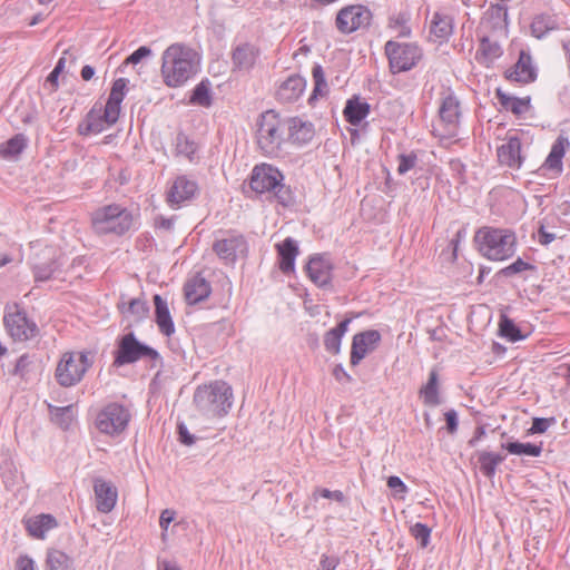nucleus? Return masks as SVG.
Returning <instances> with one entry per match:
<instances>
[{"label": "nucleus", "instance_id": "f257e3e1", "mask_svg": "<svg viewBox=\"0 0 570 570\" xmlns=\"http://www.w3.org/2000/svg\"><path fill=\"white\" fill-rule=\"evenodd\" d=\"M199 66L198 55L183 43L170 45L161 56L164 82L171 88L180 87L193 78Z\"/></svg>", "mask_w": 570, "mask_h": 570}, {"label": "nucleus", "instance_id": "f03ea898", "mask_svg": "<svg viewBox=\"0 0 570 570\" xmlns=\"http://www.w3.org/2000/svg\"><path fill=\"white\" fill-rule=\"evenodd\" d=\"M287 119H283L274 110L261 114L256 121V144L259 151L271 158H277L285 154L288 144Z\"/></svg>", "mask_w": 570, "mask_h": 570}, {"label": "nucleus", "instance_id": "7ed1b4c3", "mask_svg": "<svg viewBox=\"0 0 570 570\" xmlns=\"http://www.w3.org/2000/svg\"><path fill=\"white\" fill-rule=\"evenodd\" d=\"M479 252L489 261H505L517 250V235L510 228L483 226L474 235Z\"/></svg>", "mask_w": 570, "mask_h": 570}, {"label": "nucleus", "instance_id": "20e7f679", "mask_svg": "<svg viewBox=\"0 0 570 570\" xmlns=\"http://www.w3.org/2000/svg\"><path fill=\"white\" fill-rule=\"evenodd\" d=\"M194 404L197 410L208 417L225 416L233 405L232 386L222 380L200 385L195 390Z\"/></svg>", "mask_w": 570, "mask_h": 570}, {"label": "nucleus", "instance_id": "39448f33", "mask_svg": "<svg viewBox=\"0 0 570 570\" xmlns=\"http://www.w3.org/2000/svg\"><path fill=\"white\" fill-rule=\"evenodd\" d=\"M284 176L276 167L267 164L255 166L249 180L252 190L258 194L268 193L282 206L289 207L295 196L289 186L283 183Z\"/></svg>", "mask_w": 570, "mask_h": 570}, {"label": "nucleus", "instance_id": "423d86ee", "mask_svg": "<svg viewBox=\"0 0 570 570\" xmlns=\"http://www.w3.org/2000/svg\"><path fill=\"white\" fill-rule=\"evenodd\" d=\"M134 224L132 213L119 204L102 206L91 214V226L98 235L122 236L134 227Z\"/></svg>", "mask_w": 570, "mask_h": 570}, {"label": "nucleus", "instance_id": "0eeeda50", "mask_svg": "<svg viewBox=\"0 0 570 570\" xmlns=\"http://www.w3.org/2000/svg\"><path fill=\"white\" fill-rule=\"evenodd\" d=\"M91 365L89 353L66 352L57 364L55 377L63 387L75 386L82 380Z\"/></svg>", "mask_w": 570, "mask_h": 570}, {"label": "nucleus", "instance_id": "6e6552de", "mask_svg": "<svg viewBox=\"0 0 570 570\" xmlns=\"http://www.w3.org/2000/svg\"><path fill=\"white\" fill-rule=\"evenodd\" d=\"M384 53L393 75L413 69L423 58L422 48L415 42L386 41Z\"/></svg>", "mask_w": 570, "mask_h": 570}, {"label": "nucleus", "instance_id": "1a4fd4ad", "mask_svg": "<svg viewBox=\"0 0 570 570\" xmlns=\"http://www.w3.org/2000/svg\"><path fill=\"white\" fill-rule=\"evenodd\" d=\"M131 420V413L127 406L118 402L104 405L96 414V429L108 436L116 438L122 434Z\"/></svg>", "mask_w": 570, "mask_h": 570}, {"label": "nucleus", "instance_id": "9d476101", "mask_svg": "<svg viewBox=\"0 0 570 570\" xmlns=\"http://www.w3.org/2000/svg\"><path fill=\"white\" fill-rule=\"evenodd\" d=\"M142 358L160 361V355L151 346L141 343L132 332L125 334L118 340L114 366L119 367L132 364Z\"/></svg>", "mask_w": 570, "mask_h": 570}, {"label": "nucleus", "instance_id": "9b49d317", "mask_svg": "<svg viewBox=\"0 0 570 570\" xmlns=\"http://www.w3.org/2000/svg\"><path fill=\"white\" fill-rule=\"evenodd\" d=\"M461 119V102L455 94L446 88L441 92L439 107V127H434L435 135L442 138H453L458 135Z\"/></svg>", "mask_w": 570, "mask_h": 570}, {"label": "nucleus", "instance_id": "f8f14e48", "mask_svg": "<svg viewBox=\"0 0 570 570\" xmlns=\"http://www.w3.org/2000/svg\"><path fill=\"white\" fill-rule=\"evenodd\" d=\"M373 13L363 4H350L340 9L335 17V27L342 35H351L371 26Z\"/></svg>", "mask_w": 570, "mask_h": 570}, {"label": "nucleus", "instance_id": "ddd939ff", "mask_svg": "<svg viewBox=\"0 0 570 570\" xmlns=\"http://www.w3.org/2000/svg\"><path fill=\"white\" fill-rule=\"evenodd\" d=\"M8 334L19 342H26L35 338L39 334L37 324L29 320L26 312L14 306L13 312H7L3 317Z\"/></svg>", "mask_w": 570, "mask_h": 570}, {"label": "nucleus", "instance_id": "4468645a", "mask_svg": "<svg viewBox=\"0 0 570 570\" xmlns=\"http://www.w3.org/2000/svg\"><path fill=\"white\" fill-rule=\"evenodd\" d=\"M497 157L500 165L511 169H520L525 159L522 154L520 137L517 134H512L510 130L507 134L505 142L498 147Z\"/></svg>", "mask_w": 570, "mask_h": 570}, {"label": "nucleus", "instance_id": "2eb2a0df", "mask_svg": "<svg viewBox=\"0 0 570 570\" xmlns=\"http://www.w3.org/2000/svg\"><path fill=\"white\" fill-rule=\"evenodd\" d=\"M213 250L225 264H234L238 254L247 250V242L240 234L228 233L226 237L214 242Z\"/></svg>", "mask_w": 570, "mask_h": 570}, {"label": "nucleus", "instance_id": "dca6fc26", "mask_svg": "<svg viewBox=\"0 0 570 570\" xmlns=\"http://www.w3.org/2000/svg\"><path fill=\"white\" fill-rule=\"evenodd\" d=\"M381 342V334L376 330H367L353 336L350 362L355 366Z\"/></svg>", "mask_w": 570, "mask_h": 570}, {"label": "nucleus", "instance_id": "f3484780", "mask_svg": "<svg viewBox=\"0 0 570 570\" xmlns=\"http://www.w3.org/2000/svg\"><path fill=\"white\" fill-rule=\"evenodd\" d=\"M198 191V185L195 180L186 176H178L167 193V202L174 207L179 206L193 199Z\"/></svg>", "mask_w": 570, "mask_h": 570}, {"label": "nucleus", "instance_id": "a211bd4d", "mask_svg": "<svg viewBox=\"0 0 570 570\" xmlns=\"http://www.w3.org/2000/svg\"><path fill=\"white\" fill-rule=\"evenodd\" d=\"M505 78L521 83H530L537 79V69L533 66L530 52L520 51L518 61L505 71Z\"/></svg>", "mask_w": 570, "mask_h": 570}, {"label": "nucleus", "instance_id": "6ab92c4d", "mask_svg": "<svg viewBox=\"0 0 570 570\" xmlns=\"http://www.w3.org/2000/svg\"><path fill=\"white\" fill-rule=\"evenodd\" d=\"M333 266L325 255H315L309 258L306 272L309 279L318 287L331 284Z\"/></svg>", "mask_w": 570, "mask_h": 570}, {"label": "nucleus", "instance_id": "aec40b11", "mask_svg": "<svg viewBox=\"0 0 570 570\" xmlns=\"http://www.w3.org/2000/svg\"><path fill=\"white\" fill-rule=\"evenodd\" d=\"M210 294V283L202 275V273H196L190 276L184 284L185 299L189 305H195L207 299Z\"/></svg>", "mask_w": 570, "mask_h": 570}, {"label": "nucleus", "instance_id": "412c9836", "mask_svg": "<svg viewBox=\"0 0 570 570\" xmlns=\"http://www.w3.org/2000/svg\"><path fill=\"white\" fill-rule=\"evenodd\" d=\"M261 50L253 43L244 42L236 46L232 51V62L235 70L249 71L256 65Z\"/></svg>", "mask_w": 570, "mask_h": 570}, {"label": "nucleus", "instance_id": "4be33fe9", "mask_svg": "<svg viewBox=\"0 0 570 570\" xmlns=\"http://www.w3.org/2000/svg\"><path fill=\"white\" fill-rule=\"evenodd\" d=\"M94 491L97 510L101 513H109L117 502L118 492L116 487L102 479H96Z\"/></svg>", "mask_w": 570, "mask_h": 570}, {"label": "nucleus", "instance_id": "5701e85b", "mask_svg": "<svg viewBox=\"0 0 570 570\" xmlns=\"http://www.w3.org/2000/svg\"><path fill=\"white\" fill-rule=\"evenodd\" d=\"M454 31V19L451 14L436 11L433 13L430 23V33L440 43L446 42Z\"/></svg>", "mask_w": 570, "mask_h": 570}, {"label": "nucleus", "instance_id": "b1692460", "mask_svg": "<svg viewBox=\"0 0 570 570\" xmlns=\"http://www.w3.org/2000/svg\"><path fill=\"white\" fill-rule=\"evenodd\" d=\"M287 124L288 142L302 146L313 139L314 129L311 122L303 121L299 118H288Z\"/></svg>", "mask_w": 570, "mask_h": 570}, {"label": "nucleus", "instance_id": "393cba45", "mask_svg": "<svg viewBox=\"0 0 570 570\" xmlns=\"http://www.w3.org/2000/svg\"><path fill=\"white\" fill-rule=\"evenodd\" d=\"M278 254L279 269L288 274L295 268V259L298 255V246L292 237L285 238L282 243L276 244Z\"/></svg>", "mask_w": 570, "mask_h": 570}, {"label": "nucleus", "instance_id": "a878e982", "mask_svg": "<svg viewBox=\"0 0 570 570\" xmlns=\"http://www.w3.org/2000/svg\"><path fill=\"white\" fill-rule=\"evenodd\" d=\"M305 80L298 75L289 76L283 81L277 91L276 97L282 102H293L297 100L304 91Z\"/></svg>", "mask_w": 570, "mask_h": 570}, {"label": "nucleus", "instance_id": "bb28decb", "mask_svg": "<svg viewBox=\"0 0 570 570\" xmlns=\"http://www.w3.org/2000/svg\"><path fill=\"white\" fill-rule=\"evenodd\" d=\"M155 304V322L159 332L165 336H171L175 333V324L173 322L167 302L158 294L154 295Z\"/></svg>", "mask_w": 570, "mask_h": 570}, {"label": "nucleus", "instance_id": "cd10ccee", "mask_svg": "<svg viewBox=\"0 0 570 570\" xmlns=\"http://www.w3.org/2000/svg\"><path fill=\"white\" fill-rule=\"evenodd\" d=\"M107 121L104 120L102 106L95 104L83 122L79 124L78 132L82 136L99 134L107 128Z\"/></svg>", "mask_w": 570, "mask_h": 570}, {"label": "nucleus", "instance_id": "c85d7f7f", "mask_svg": "<svg viewBox=\"0 0 570 570\" xmlns=\"http://www.w3.org/2000/svg\"><path fill=\"white\" fill-rule=\"evenodd\" d=\"M56 527H58L56 518L46 513L29 518L26 521L28 533L36 539H45L46 534Z\"/></svg>", "mask_w": 570, "mask_h": 570}, {"label": "nucleus", "instance_id": "c756f323", "mask_svg": "<svg viewBox=\"0 0 570 570\" xmlns=\"http://www.w3.org/2000/svg\"><path fill=\"white\" fill-rule=\"evenodd\" d=\"M370 111L371 107L366 101L353 96L346 101L343 115L348 124L358 126L368 116Z\"/></svg>", "mask_w": 570, "mask_h": 570}, {"label": "nucleus", "instance_id": "7c9ffc66", "mask_svg": "<svg viewBox=\"0 0 570 570\" xmlns=\"http://www.w3.org/2000/svg\"><path fill=\"white\" fill-rule=\"evenodd\" d=\"M495 95L501 107L508 111H511L514 116H522L531 107V98L529 96L519 98L511 96L501 89H497Z\"/></svg>", "mask_w": 570, "mask_h": 570}, {"label": "nucleus", "instance_id": "2f4dec72", "mask_svg": "<svg viewBox=\"0 0 570 570\" xmlns=\"http://www.w3.org/2000/svg\"><path fill=\"white\" fill-rule=\"evenodd\" d=\"M570 142L568 137L560 135L554 140L551 146V150L544 161V166L549 169L557 170V173H561L563 169L562 158L564 157L567 148H569Z\"/></svg>", "mask_w": 570, "mask_h": 570}, {"label": "nucleus", "instance_id": "473e14b6", "mask_svg": "<svg viewBox=\"0 0 570 570\" xmlns=\"http://www.w3.org/2000/svg\"><path fill=\"white\" fill-rule=\"evenodd\" d=\"M502 52V48L498 41L491 40L489 37H483L480 40L475 59L480 63L489 66L495 59L500 58Z\"/></svg>", "mask_w": 570, "mask_h": 570}, {"label": "nucleus", "instance_id": "72a5a7b5", "mask_svg": "<svg viewBox=\"0 0 570 570\" xmlns=\"http://www.w3.org/2000/svg\"><path fill=\"white\" fill-rule=\"evenodd\" d=\"M530 29L533 37L542 39L550 31L559 29V24L554 16L539 14L533 18Z\"/></svg>", "mask_w": 570, "mask_h": 570}, {"label": "nucleus", "instance_id": "f704fd0d", "mask_svg": "<svg viewBox=\"0 0 570 570\" xmlns=\"http://www.w3.org/2000/svg\"><path fill=\"white\" fill-rule=\"evenodd\" d=\"M420 395L423 397L425 405L436 406L440 404L439 373L435 368L430 372L426 384L420 390Z\"/></svg>", "mask_w": 570, "mask_h": 570}, {"label": "nucleus", "instance_id": "c9c22d12", "mask_svg": "<svg viewBox=\"0 0 570 570\" xmlns=\"http://www.w3.org/2000/svg\"><path fill=\"white\" fill-rule=\"evenodd\" d=\"M28 139L23 134H17L0 144V157L8 159L19 156L27 147Z\"/></svg>", "mask_w": 570, "mask_h": 570}, {"label": "nucleus", "instance_id": "e433bc0d", "mask_svg": "<svg viewBox=\"0 0 570 570\" xmlns=\"http://www.w3.org/2000/svg\"><path fill=\"white\" fill-rule=\"evenodd\" d=\"M46 567L49 570H72V559L61 550L49 549L46 558Z\"/></svg>", "mask_w": 570, "mask_h": 570}, {"label": "nucleus", "instance_id": "4c0bfd02", "mask_svg": "<svg viewBox=\"0 0 570 570\" xmlns=\"http://www.w3.org/2000/svg\"><path fill=\"white\" fill-rule=\"evenodd\" d=\"M501 448L507 450L510 454L540 456L542 453V443H521L518 441L502 443Z\"/></svg>", "mask_w": 570, "mask_h": 570}, {"label": "nucleus", "instance_id": "58836bf2", "mask_svg": "<svg viewBox=\"0 0 570 570\" xmlns=\"http://www.w3.org/2000/svg\"><path fill=\"white\" fill-rule=\"evenodd\" d=\"M504 460V455L487 451L481 452L478 458L480 470L487 478H493L497 466Z\"/></svg>", "mask_w": 570, "mask_h": 570}, {"label": "nucleus", "instance_id": "ea45409f", "mask_svg": "<svg viewBox=\"0 0 570 570\" xmlns=\"http://www.w3.org/2000/svg\"><path fill=\"white\" fill-rule=\"evenodd\" d=\"M499 333L510 342H518L525 338V335L521 333L519 326L504 314L500 316Z\"/></svg>", "mask_w": 570, "mask_h": 570}, {"label": "nucleus", "instance_id": "a19ab883", "mask_svg": "<svg viewBox=\"0 0 570 570\" xmlns=\"http://www.w3.org/2000/svg\"><path fill=\"white\" fill-rule=\"evenodd\" d=\"M49 412L56 424L63 430L69 429L73 420V405L62 407L49 405Z\"/></svg>", "mask_w": 570, "mask_h": 570}, {"label": "nucleus", "instance_id": "79ce46f5", "mask_svg": "<svg viewBox=\"0 0 570 570\" xmlns=\"http://www.w3.org/2000/svg\"><path fill=\"white\" fill-rule=\"evenodd\" d=\"M119 307L121 308L122 313L134 316L136 321L146 318L149 313V306L147 302L140 298H132L126 308L125 304L121 306L119 305Z\"/></svg>", "mask_w": 570, "mask_h": 570}, {"label": "nucleus", "instance_id": "37998d69", "mask_svg": "<svg viewBox=\"0 0 570 570\" xmlns=\"http://www.w3.org/2000/svg\"><path fill=\"white\" fill-rule=\"evenodd\" d=\"M488 20L493 21V28L505 30L508 27V9L503 4L491 6L487 12Z\"/></svg>", "mask_w": 570, "mask_h": 570}, {"label": "nucleus", "instance_id": "c03bdc74", "mask_svg": "<svg viewBox=\"0 0 570 570\" xmlns=\"http://www.w3.org/2000/svg\"><path fill=\"white\" fill-rule=\"evenodd\" d=\"M410 16L406 12H399L389 18V27L397 31L399 37H410L411 28L409 27Z\"/></svg>", "mask_w": 570, "mask_h": 570}, {"label": "nucleus", "instance_id": "a18cd8bd", "mask_svg": "<svg viewBox=\"0 0 570 570\" xmlns=\"http://www.w3.org/2000/svg\"><path fill=\"white\" fill-rule=\"evenodd\" d=\"M190 102L200 107H209L213 102L210 89L207 82H199L193 90Z\"/></svg>", "mask_w": 570, "mask_h": 570}, {"label": "nucleus", "instance_id": "49530a36", "mask_svg": "<svg viewBox=\"0 0 570 570\" xmlns=\"http://www.w3.org/2000/svg\"><path fill=\"white\" fill-rule=\"evenodd\" d=\"M197 146L186 135L178 134L176 137V154L186 157L188 160L194 159Z\"/></svg>", "mask_w": 570, "mask_h": 570}, {"label": "nucleus", "instance_id": "de8ad7c7", "mask_svg": "<svg viewBox=\"0 0 570 570\" xmlns=\"http://www.w3.org/2000/svg\"><path fill=\"white\" fill-rule=\"evenodd\" d=\"M33 356L29 354H22L16 362L11 374L19 376L21 380L27 381L32 372Z\"/></svg>", "mask_w": 570, "mask_h": 570}, {"label": "nucleus", "instance_id": "09e8293b", "mask_svg": "<svg viewBox=\"0 0 570 570\" xmlns=\"http://www.w3.org/2000/svg\"><path fill=\"white\" fill-rule=\"evenodd\" d=\"M58 266L55 259H50L47 263L35 264L33 265V276L36 282H45L48 281L53 273L57 271Z\"/></svg>", "mask_w": 570, "mask_h": 570}, {"label": "nucleus", "instance_id": "8fccbe9b", "mask_svg": "<svg viewBox=\"0 0 570 570\" xmlns=\"http://www.w3.org/2000/svg\"><path fill=\"white\" fill-rule=\"evenodd\" d=\"M312 76L314 79V90L311 99H314L317 97V95L322 96L327 92V83L322 66L315 65L312 69Z\"/></svg>", "mask_w": 570, "mask_h": 570}, {"label": "nucleus", "instance_id": "3c124183", "mask_svg": "<svg viewBox=\"0 0 570 570\" xmlns=\"http://www.w3.org/2000/svg\"><path fill=\"white\" fill-rule=\"evenodd\" d=\"M525 271L535 272L537 267L528 262H524L522 258L518 257L512 264L503 267L500 271V275L504 277H511L513 275L520 274Z\"/></svg>", "mask_w": 570, "mask_h": 570}, {"label": "nucleus", "instance_id": "603ef678", "mask_svg": "<svg viewBox=\"0 0 570 570\" xmlns=\"http://www.w3.org/2000/svg\"><path fill=\"white\" fill-rule=\"evenodd\" d=\"M410 533L421 548H426L430 543L431 529L426 524L416 522L410 528Z\"/></svg>", "mask_w": 570, "mask_h": 570}, {"label": "nucleus", "instance_id": "864d4df0", "mask_svg": "<svg viewBox=\"0 0 570 570\" xmlns=\"http://www.w3.org/2000/svg\"><path fill=\"white\" fill-rule=\"evenodd\" d=\"M120 105L115 100L108 99L105 107H102L104 120L107 121V126H111L117 122L120 114Z\"/></svg>", "mask_w": 570, "mask_h": 570}, {"label": "nucleus", "instance_id": "5fc2aeb1", "mask_svg": "<svg viewBox=\"0 0 570 570\" xmlns=\"http://www.w3.org/2000/svg\"><path fill=\"white\" fill-rule=\"evenodd\" d=\"M342 337L332 330L324 335V347L331 354H338L341 351Z\"/></svg>", "mask_w": 570, "mask_h": 570}, {"label": "nucleus", "instance_id": "6e6d98bb", "mask_svg": "<svg viewBox=\"0 0 570 570\" xmlns=\"http://www.w3.org/2000/svg\"><path fill=\"white\" fill-rule=\"evenodd\" d=\"M128 85V79L118 78L114 81L108 99L115 100L116 102L121 104L125 96L126 89Z\"/></svg>", "mask_w": 570, "mask_h": 570}, {"label": "nucleus", "instance_id": "4d7b16f0", "mask_svg": "<svg viewBox=\"0 0 570 570\" xmlns=\"http://www.w3.org/2000/svg\"><path fill=\"white\" fill-rule=\"evenodd\" d=\"M556 424V417H534L528 434H542Z\"/></svg>", "mask_w": 570, "mask_h": 570}, {"label": "nucleus", "instance_id": "13d9d810", "mask_svg": "<svg viewBox=\"0 0 570 570\" xmlns=\"http://www.w3.org/2000/svg\"><path fill=\"white\" fill-rule=\"evenodd\" d=\"M397 159H399L397 173L400 175H404L409 170L414 168V166L416 165V161H417V157L413 153H411V154H401V155H399Z\"/></svg>", "mask_w": 570, "mask_h": 570}, {"label": "nucleus", "instance_id": "bf43d9fd", "mask_svg": "<svg viewBox=\"0 0 570 570\" xmlns=\"http://www.w3.org/2000/svg\"><path fill=\"white\" fill-rule=\"evenodd\" d=\"M316 494H318L320 497L325 498V499L335 500L336 502L342 503V504L347 503V499L341 490L331 491L325 488H322V489L318 488L314 492V495H316Z\"/></svg>", "mask_w": 570, "mask_h": 570}, {"label": "nucleus", "instance_id": "052dcab7", "mask_svg": "<svg viewBox=\"0 0 570 570\" xmlns=\"http://www.w3.org/2000/svg\"><path fill=\"white\" fill-rule=\"evenodd\" d=\"M151 53V50L146 47L141 46L137 50H135L127 59L126 63L129 65H137L144 58L148 57Z\"/></svg>", "mask_w": 570, "mask_h": 570}, {"label": "nucleus", "instance_id": "680f3d73", "mask_svg": "<svg viewBox=\"0 0 570 570\" xmlns=\"http://www.w3.org/2000/svg\"><path fill=\"white\" fill-rule=\"evenodd\" d=\"M386 484L391 490H394L395 493L405 494L409 491L406 484L396 475L389 476Z\"/></svg>", "mask_w": 570, "mask_h": 570}, {"label": "nucleus", "instance_id": "e2e57ef3", "mask_svg": "<svg viewBox=\"0 0 570 570\" xmlns=\"http://www.w3.org/2000/svg\"><path fill=\"white\" fill-rule=\"evenodd\" d=\"M177 430L180 443L187 446H190L195 443V436L189 433L187 426L184 423H179Z\"/></svg>", "mask_w": 570, "mask_h": 570}, {"label": "nucleus", "instance_id": "0e129e2a", "mask_svg": "<svg viewBox=\"0 0 570 570\" xmlns=\"http://www.w3.org/2000/svg\"><path fill=\"white\" fill-rule=\"evenodd\" d=\"M338 563V558H336L335 556L323 554L320 561L318 570H335Z\"/></svg>", "mask_w": 570, "mask_h": 570}, {"label": "nucleus", "instance_id": "69168bd1", "mask_svg": "<svg viewBox=\"0 0 570 570\" xmlns=\"http://www.w3.org/2000/svg\"><path fill=\"white\" fill-rule=\"evenodd\" d=\"M448 432L453 434L458 430V414L454 410H449L444 414Z\"/></svg>", "mask_w": 570, "mask_h": 570}, {"label": "nucleus", "instance_id": "338daca9", "mask_svg": "<svg viewBox=\"0 0 570 570\" xmlns=\"http://www.w3.org/2000/svg\"><path fill=\"white\" fill-rule=\"evenodd\" d=\"M556 239V234L549 233L543 225L538 229V242L547 246Z\"/></svg>", "mask_w": 570, "mask_h": 570}, {"label": "nucleus", "instance_id": "774afa93", "mask_svg": "<svg viewBox=\"0 0 570 570\" xmlns=\"http://www.w3.org/2000/svg\"><path fill=\"white\" fill-rule=\"evenodd\" d=\"M17 570H36V563L29 556H20L16 563Z\"/></svg>", "mask_w": 570, "mask_h": 570}]
</instances>
